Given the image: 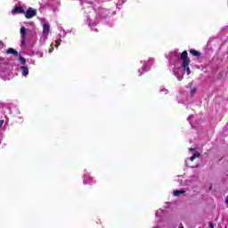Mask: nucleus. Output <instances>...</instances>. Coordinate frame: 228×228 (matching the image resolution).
Segmentation results:
<instances>
[{"label":"nucleus","instance_id":"1","mask_svg":"<svg viewBox=\"0 0 228 228\" xmlns=\"http://www.w3.org/2000/svg\"><path fill=\"white\" fill-rule=\"evenodd\" d=\"M180 58L182 60V67L183 70L187 71V76H190L191 74V70L190 69V63L191 60L188 58V51L184 50L181 55Z\"/></svg>","mask_w":228,"mask_h":228},{"label":"nucleus","instance_id":"2","mask_svg":"<svg viewBox=\"0 0 228 228\" xmlns=\"http://www.w3.org/2000/svg\"><path fill=\"white\" fill-rule=\"evenodd\" d=\"M24 15L26 19H33V17L37 16V10L33 9L32 7H29L27 12L25 11Z\"/></svg>","mask_w":228,"mask_h":228},{"label":"nucleus","instance_id":"3","mask_svg":"<svg viewBox=\"0 0 228 228\" xmlns=\"http://www.w3.org/2000/svg\"><path fill=\"white\" fill-rule=\"evenodd\" d=\"M50 31H51V25L49 24V22L44 23L43 24V37L45 38H47V37H49Z\"/></svg>","mask_w":228,"mask_h":228},{"label":"nucleus","instance_id":"4","mask_svg":"<svg viewBox=\"0 0 228 228\" xmlns=\"http://www.w3.org/2000/svg\"><path fill=\"white\" fill-rule=\"evenodd\" d=\"M97 15L100 18L108 17V11L104 8L98 7L96 10Z\"/></svg>","mask_w":228,"mask_h":228},{"label":"nucleus","instance_id":"5","mask_svg":"<svg viewBox=\"0 0 228 228\" xmlns=\"http://www.w3.org/2000/svg\"><path fill=\"white\" fill-rule=\"evenodd\" d=\"M12 15H17V14H24L25 11L24 8L22 6H16L13 8V10L12 11Z\"/></svg>","mask_w":228,"mask_h":228},{"label":"nucleus","instance_id":"6","mask_svg":"<svg viewBox=\"0 0 228 228\" xmlns=\"http://www.w3.org/2000/svg\"><path fill=\"white\" fill-rule=\"evenodd\" d=\"M84 184H94V178L90 175L84 176Z\"/></svg>","mask_w":228,"mask_h":228},{"label":"nucleus","instance_id":"7","mask_svg":"<svg viewBox=\"0 0 228 228\" xmlns=\"http://www.w3.org/2000/svg\"><path fill=\"white\" fill-rule=\"evenodd\" d=\"M20 70H21L22 76H24L25 77H28V75L29 74V69H28V67L26 66H21Z\"/></svg>","mask_w":228,"mask_h":228},{"label":"nucleus","instance_id":"8","mask_svg":"<svg viewBox=\"0 0 228 228\" xmlns=\"http://www.w3.org/2000/svg\"><path fill=\"white\" fill-rule=\"evenodd\" d=\"M20 31V38H26L28 28H26L25 27H21Z\"/></svg>","mask_w":228,"mask_h":228},{"label":"nucleus","instance_id":"9","mask_svg":"<svg viewBox=\"0 0 228 228\" xmlns=\"http://www.w3.org/2000/svg\"><path fill=\"white\" fill-rule=\"evenodd\" d=\"M6 54H13V56H19V52H17L15 49L13 48H9L6 51Z\"/></svg>","mask_w":228,"mask_h":228},{"label":"nucleus","instance_id":"10","mask_svg":"<svg viewBox=\"0 0 228 228\" xmlns=\"http://www.w3.org/2000/svg\"><path fill=\"white\" fill-rule=\"evenodd\" d=\"M189 53L191 54H192V56H196L197 58H199V56H200V54H201L200 52H199V51H197L195 49L189 50Z\"/></svg>","mask_w":228,"mask_h":228},{"label":"nucleus","instance_id":"11","mask_svg":"<svg viewBox=\"0 0 228 228\" xmlns=\"http://www.w3.org/2000/svg\"><path fill=\"white\" fill-rule=\"evenodd\" d=\"M184 193H185V191H183V190H181V191H179V190L174 191L175 197H179V195H183Z\"/></svg>","mask_w":228,"mask_h":228},{"label":"nucleus","instance_id":"12","mask_svg":"<svg viewBox=\"0 0 228 228\" xmlns=\"http://www.w3.org/2000/svg\"><path fill=\"white\" fill-rule=\"evenodd\" d=\"M92 12L94 13V7L88 6L87 8H86L85 12L87 13V15H88V13H92Z\"/></svg>","mask_w":228,"mask_h":228},{"label":"nucleus","instance_id":"13","mask_svg":"<svg viewBox=\"0 0 228 228\" xmlns=\"http://www.w3.org/2000/svg\"><path fill=\"white\" fill-rule=\"evenodd\" d=\"M19 60H20L21 65H26V58L20 56Z\"/></svg>","mask_w":228,"mask_h":228},{"label":"nucleus","instance_id":"14","mask_svg":"<svg viewBox=\"0 0 228 228\" xmlns=\"http://www.w3.org/2000/svg\"><path fill=\"white\" fill-rule=\"evenodd\" d=\"M195 92H197V88L196 87H191V96L195 95Z\"/></svg>","mask_w":228,"mask_h":228},{"label":"nucleus","instance_id":"15","mask_svg":"<svg viewBox=\"0 0 228 228\" xmlns=\"http://www.w3.org/2000/svg\"><path fill=\"white\" fill-rule=\"evenodd\" d=\"M192 157L197 159V158H200V153L199 151H195Z\"/></svg>","mask_w":228,"mask_h":228},{"label":"nucleus","instance_id":"16","mask_svg":"<svg viewBox=\"0 0 228 228\" xmlns=\"http://www.w3.org/2000/svg\"><path fill=\"white\" fill-rule=\"evenodd\" d=\"M21 45H26V37H21Z\"/></svg>","mask_w":228,"mask_h":228},{"label":"nucleus","instance_id":"17","mask_svg":"<svg viewBox=\"0 0 228 228\" xmlns=\"http://www.w3.org/2000/svg\"><path fill=\"white\" fill-rule=\"evenodd\" d=\"M208 228H215V224H213V222L208 223Z\"/></svg>","mask_w":228,"mask_h":228},{"label":"nucleus","instance_id":"18","mask_svg":"<svg viewBox=\"0 0 228 228\" xmlns=\"http://www.w3.org/2000/svg\"><path fill=\"white\" fill-rule=\"evenodd\" d=\"M189 151H190L191 152H195V148H190Z\"/></svg>","mask_w":228,"mask_h":228},{"label":"nucleus","instance_id":"19","mask_svg":"<svg viewBox=\"0 0 228 228\" xmlns=\"http://www.w3.org/2000/svg\"><path fill=\"white\" fill-rule=\"evenodd\" d=\"M191 161H195V157H193V155L190 158Z\"/></svg>","mask_w":228,"mask_h":228},{"label":"nucleus","instance_id":"20","mask_svg":"<svg viewBox=\"0 0 228 228\" xmlns=\"http://www.w3.org/2000/svg\"><path fill=\"white\" fill-rule=\"evenodd\" d=\"M3 124H4V120L1 119L0 120V127H1V126H3Z\"/></svg>","mask_w":228,"mask_h":228},{"label":"nucleus","instance_id":"21","mask_svg":"<svg viewBox=\"0 0 228 228\" xmlns=\"http://www.w3.org/2000/svg\"><path fill=\"white\" fill-rule=\"evenodd\" d=\"M148 63H149V65L151 67L152 65V61H149Z\"/></svg>","mask_w":228,"mask_h":228},{"label":"nucleus","instance_id":"22","mask_svg":"<svg viewBox=\"0 0 228 228\" xmlns=\"http://www.w3.org/2000/svg\"><path fill=\"white\" fill-rule=\"evenodd\" d=\"M208 190H209V191H211V190H213V185H210Z\"/></svg>","mask_w":228,"mask_h":228},{"label":"nucleus","instance_id":"23","mask_svg":"<svg viewBox=\"0 0 228 228\" xmlns=\"http://www.w3.org/2000/svg\"><path fill=\"white\" fill-rule=\"evenodd\" d=\"M179 227H180V228H184V226L183 225V224H179Z\"/></svg>","mask_w":228,"mask_h":228},{"label":"nucleus","instance_id":"24","mask_svg":"<svg viewBox=\"0 0 228 228\" xmlns=\"http://www.w3.org/2000/svg\"><path fill=\"white\" fill-rule=\"evenodd\" d=\"M0 45H3V41H0Z\"/></svg>","mask_w":228,"mask_h":228},{"label":"nucleus","instance_id":"25","mask_svg":"<svg viewBox=\"0 0 228 228\" xmlns=\"http://www.w3.org/2000/svg\"><path fill=\"white\" fill-rule=\"evenodd\" d=\"M225 202H226V204H228V199H226Z\"/></svg>","mask_w":228,"mask_h":228},{"label":"nucleus","instance_id":"26","mask_svg":"<svg viewBox=\"0 0 228 228\" xmlns=\"http://www.w3.org/2000/svg\"><path fill=\"white\" fill-rule=\"evenodd\" d=\"M88 19H90V14L87 15Z\"/></svg>","mask_w":228,"mask_h":228}]
</instances>
